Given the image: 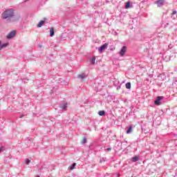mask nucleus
<instances>
[{"mask_svg": "<svg viewBox=\"0 0 177 177\" xmlns=\"http://www.w3.org/2000/svg\"><path fill=\"white\" fill-rule=\"evenodd\" d=\"M127 52V46H123L120 52L121 56H124Z\"/></svg>", "mask_w": 177, "mask_h": 177, "instance_id": "20e7f679", "label": "nucleus"}, {"mask_svg": "<svg viewBox=\"0 0 177 177\" xmlns=\"http://www.w3.org/2000/svg\"><path fill=\"white\" fill-rule=\"evenodd\" d=\"M98 114H99V115H100V116H103V115H105L106 112H105L104 111H100L98 112Z\"/></svg>", "mask_w": 177, "mask_h": 177, "instance_id": "9b49d317", "label": "nucleus"}, {"mask_svg": "<svg viewBox=\"0 0 177 177\" xmlns=\"http://www.w3.org/2000/svg\"><path fill=\"white\" fill-rule=\"evenodd\" d=\"M45 20H46V18H44V21H40L39 22V24L37 25V27H38V28L42 27V26H44V24H45Z\"/></svg>", "mask_w": 177, "mask_h": 177, "instance_id": "6e6552de", "label": "nucleus"}, {"mask_svg": "<svg viewBox=\"0 0 177 177\" xmlns=\"http://www.w3.org/2000/svg\"><path fill=\"white\" fill-rule=\"evenodd\" d=\"M8 46H9V43H5L1 44L0 41V50L1 49H3L4 48H6Z\"/></svg>", "mask_w": 177, "mask_h": 177, "instance_id": "0eeeda50", "label": "nucleus"}, {"mask_svg": "<svg viewBox=\"0 0 177 177\" xmlns=\"http://www.w3.org/2000/svg\"><path fill=\"white\" fill-rule=\"evenodd\" d=\"M125 8H126V9H129V8H131V3L129 1H127L126 3Z\"/></svg>", "mask_w": 177, "mask_h": 177, "instance_id": "f8f14e48", "label": "nucleus"}, {"mask_svg": "<svg viewBox=\"0 0 177 177\" xmlns=\"http://www.w3.org/2000/svg\"><path fill=\"white\" fill-rule=\"evenodd\" d=\"M132 132V126H130L129 129L127 131V133L129 134Z\"/></svg>", "mask_w": 177, "mask_h": 177, "instance_id": "ddd939ff", "label": "nucleus"}, {"mask_svg": "<svg viewBox=\"0 0 177 177\" xmlns=\"http://www.w3.org/2000/svg\"><path fill=\"white\" fill-rule=\"evenodd\" d=\"M61 109H62L63 110H65V109H67V104L66 103L61 105Z\"/></svg>", "mask_w": 177, "mask_h": 177, "instance_id": "2eb2a0df", "label": "nucleus"}, {"mask_svg": "<svg viewBox=\"0 0 177 177\" xmlns=\"http://www.w3.org/2000/svg\"><path fill=\"white\" fill-rule=\"evenodd\" d=\"M16 36V30H12L8 35H7L8 39H10V38H13Z\"/></svg>", "mask_w": 177, "mask_h": 177, "instance_id": "f03ea898", "label": "nucleus"}, {"mask_svg": "<svg viewBox=\"0 0 177 177\" xmlns=\"http://www.w3.org/2000/svg\"><path fill=\"white\" fill-rule=\"evenodd\" d=\"M1 151H3V147H1L0 148V153H1Z\"/></svg>", "mask_w": 177, "mask_h": 177, "instance_id": "4be33fe9", "label": "nucleus"}, {"mask_svg": "<svg viewBox=\"0 0 177 177\" xmlns=\"http://www.w3.org/2000/svg\"><path fill=\"white\" fill-rule=\"evenodd\" d=\"M55 35V29L53 28H50V37Z\"/></svg>", "mask_w": 177, "mask_h": 177, "instance_id": "1a4fd4ad", "label": "nucleus"}, {"mask_svg": "<svg viewBox=\"0 0 177 177\" xmlns=\"http://www.w3.org/2000/svg\"><path fill=\"white\" fill-rule=\"evenodd\" d=\"M78 77L79 78H81V80H84V78H85V75H79Z\"/></svg>", "mask_w": 177, "mask_h": 177, "instance_id": "a211bd4d", "label": "nucleus"}, {"mask_svg": "<svg viewBox=\"0 0 177 177\" xmlns=\"http://www.w3.org/2000/svg\"><path fill=\"white\" fill-rule=\"evenodd\" d=\"M138 160H139V157L136 156V157L133 158V161L134 162H136V161H138Z\"/></svg>", "mask_w": 177, "mask_h": 177, "instance_id": "dca6fc26", "label": "nucleus"}, {"mask_svg": "<svg viewBox=\"0 0 177 177\" xmlns=\"http://www.w3.org/2000/svg\"><path fill=\"white\" fill-rule=\"evenodd\" d=\"M162 96H158L156 99V100H155L154 103L155 104H156L157 106H160V102L161 100V99H162Z\"/></svg>", "mask_w": 177, "mask_h": 177, "instance_id": "423d86ee", "label": "nucleus"}, {"mask_svg": "<svg viewBox=\"0 0 177 177\" xmlns=\"http://www.w3.org/2000/svg\"><path fill=\"white\" fill-rule=\"evenodd\" d=\"M176 13H177L176 10H174V11H173V12L171 13V15H176Z\"/></svg>", "mask_w": 177, "mask_h": 177, "instance_id": "412c9836", "label": "nucleus"}, {"mask_svg": "<svg viewBox=\"0 0 177 177\" xmlns=\"http://www.w3.org/2000/svg\"><path fill=\"white\" fill-rule=\"evenodd\" d=\"M126 88L127 89H131V82H127L126 84Z\"/></svg>", "mask_w": 177, "mask_h": 177, "instance_id": "4468645a", "label": "nucleus"}, {"mask_svg": "<svg viewBox=\"0 0 177 177\" xmlns=\"http://www.w3.org/2000/svg\"><path fill=\"white\" fill-rule=\"evenodd\" d=\"M107 46H109V44L105 43L104 45H102L99 49L98 50L100 52H103V50H104V49H106V48H107Z\"/></svg>", "mask_w": 177, "mask_h": 177, "instance_id": "39448f33", "label": "nucleus"}, {"mask_svg": "<svg viewBox=\"0 0 177 177\" xmlns=\"http://www.w3.org/2000/svg\"><path fill=\"white\" fill-rule=\"evenodd\" d=\"M30 160H28V159H26V163L27 165L30 164Z\"/></svg>", "mask_w": 177, "mask_h": 177, "instance_id": "aec40b11", "label": "nucleus"}, {"mask_svg": "<svg viewBox=\"0 0 177 177\" xmlns=\"http://www.w3.org/2000/svg\"><path fill=\"white\" fill-rule=\"evenodd\" d=\"M164 2H165V0H158L156 3L159 8H161V6L164 5Z\"/></svg>", "mask_w": 177, "mask_h": 177, "instance_id": "7ed1b4c3", "label": "nucleus"}, {"mask_svg": "<svg viewBox=\"0 0 177 177\" xmlns=\"http://www.w3.org/2000/svg\"><path fill=\"white\" fill-rule=\"evenodd\" d=\"M81 143L82 145H85V143H86V138H84L81 142Z\"/></svg>", "mask_w": 177, "mask_h": 177, "instance_id": "f3484780", "label": "nucleus"}, {"mask_svg": "<svg viewBox=\"0 0 177 177\" xmlns=\"http://www.w3.org/2000/svg\"><path fill=\"white\" fill-rule=\"evenodd\" d=\"M95 60H96V58L93 57L91 60V64H93L95 63Z\"/></svg>", "mask_w": 177, "mask_h": 177, "instance_id": "6ab92c4d", "label": "nucleus"}, {"mask_svg": "<svg viewBox=\"0 0 177 177\" xmlns=\"http://www.w3.org/2000/svg\"><path fill=\"white\" fill-rule=\"evenodd\" d=\"M107 151H111V148L106 149Z\"/></svg>", "mask_w": 177, "mask_h": 177, "instance_id": "5701e85b", "label": "nucleus"}, {"mask_svg": "<svg viewBox=\"0 0 177 177\" xmlns=\"http://www.w3.org/2000/svg\"><path fill=\"white\" fill-rule=\"evenodd\" d=\"M77 165L76 163H73L70 167H69V169H71V171H73V169H75V166Z\"/></svg>", "mask_w": 177, "mask_h": 177, "instance_id": "9d476101", "label": "nucleus"}, {"mask_svg": "<svg viewBox=\"0 0 177 177\" xmlns=\"http://www.w3.org/2000/svg\"><path fill=\"white\" fill-rule=\"evenodd\" d=\"M2 19H11L10 21H18L19 17L15 16L13 10L10 9L4 11L1 15Z\"/></svg>", "mask_w": 177, "mask_h": 177, "instance_id": "f257e3e1", "label": "nucleus"}]
</instances>
